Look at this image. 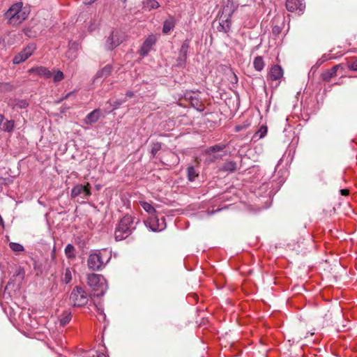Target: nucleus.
I'll list each match as a JSON object with an SVG mask.
<instances>
[{"label":"nucleus","instance_id":"obj_1","mask_svg":"<svg viewBox=\"0 0 357 357\" xmlns=\"http://www.w3.org/2000/svg\"><path fill=\"white\" fill-rule=\"evenodd\" d=\"M139 220L130 215L123 216L114 231L116 241H122L129 236L136 228Z\"/></svg>","mask_w":357,"mask_h":357},{"label":"nucleus","instance_id":"obj_2","mask_svg":"<svg viewBox=\"0 0 357 357\" xmlns=\"http://www.w3.org/2000/svg\"><path fill=\"white\" fill-rule=\"evenodd\" d=\"M111 257L112 252L108 249L96 250L89 255L87 266L92 271H100L109 263Z\"/></svg>","mask_w":357,"mask_h":357},{"label":"nucleus","instance_id":"obj_3","mask_svg":"<svg viewBox=\"0 0 357 357\" xmlns=\"http://www.w3.org/2000/svg\"><path fill=\"white\" fill-rule=\"evenodd\" d=\"M29 13L27 8L23 7L22 2L13 4L5 13V17L8 20V23L13 26H16L24 21Z\"/></svg>","mask_w":357,"mask_h":357},{"label":"nucleus","instance_id":"obj_4","mask_svg":"<svg viewBox=\"0 0 357 357\" xmlns=\"http://www.w3.org/2000/svg\"><path fill=\"white\" fill-rule=\"evenodd\" d=\"M87 283L94 291L96 296H102L107 289V284L105 278L99 274L92 273L88 275Z\"/></svg>","mask_w":357,"mask_h":357},{"label":"nucleus","instance_id":"obj_5","mask_svg":"<svg viewBox=\"0 0 357 357\" xmlns=\"http://www.w3.org/2000/svg\"><path fill=\"white\" fill-rule=\"evenodd\" d=\"M88 301L87 294L83 288L75 287L73 289L70 295V301L74 306L82 307L88 303Z\"/></svg>","mask_w":357,"mask_h":357},{"label":"nucleus","instance_id":"obj_6","mask_svg":"<svg viewBox=\"0 0 357 357\" xmlns=\"http://www.w3.org/2000/svg\"><path fill=\"white\" fill-rule=\"evenodd\" d=\"M91 195L89 183H87L86 185L76 184L73 186L70 192L72 198L75 199L79 197L83 200L88 199Z\"/></svg>","mask_w":357,"mask_h":357},{"label":"nucleus","instance_id":"obj_7","mask_svg":"<svg viewBox=\"0 0 357 357\" xmlns=\"http://www.w3.org/2000/svg\"><path fill=\"white\" fill-rule=\"evenodd\" d=\"M36 46L34 43L27 45L21 52L16 54L13 59L14 64H20L28 59L34 52Z\"/></svg>","mask_w":357,"mask_h":357},{"label":"nucleus","instance_id":"obj_8","mask_svg":"<svg viewBox=\"0 0 357 357\" xmlns=\"http://www.w3.org/2000/svg\"><path fill=\"white\" fill-rule=\"evenodd\" d=\"M145 224L153 231H160L166 227L165 218L163 216L159 218L153 215L145 222Z\"/></svg>","mask_w":357,"mask_h":357},{"label":"nucleus","instance_id":"obj_9","mask_svg":"<svg viewBox=\"0 0 357 357\" xmlns=\"http://www.w3.org/2000/svg\"><path fill=\"white\" fill-rule=\"evenodd\" d=\"M284 75L283 69L280 66H273L268 73L267 80L270 82H275V87L280 83Z\"/></svg>","mask_w":357,"mask_h":357},{"label":"nucleus","instance_id":"obj_10","mask_svg":"<svg viewBox=\"0 0 357 357\" xmlns=\"http://www.w3.org/2000/svg\"><path fill=\"white\" fill-rule=\"evenodd\" d=\"M124 40L123 36H122L119 31H112L111 35L107 38L106 40V48L112 50L118 45H119Z\"/></svg>","mask_w":357,"mask_h":357},{"label":"nucleus","instance_id":"obj_11","mask_svg":"<svg viewBox=\"0 0 357 357\" xmlns=\"http://www.w3.org/2000/svg\"><path fill=\"white\" fill-rule=\"evenodd\" d=\"M286 8L290 12L302 14L305 8V3L304 0H287Z\"/></svg>","mask_w":357,"mask_h":357},{"label":"nucleus","instance_id":"obj_12","mask_svg":"<svg viewBox=\"0 0 357 357\" xmlns=\"http://www.w3.org/2000/svg\"><path fill=\"white\" fill-rule=\"evenodd\" d=\"M156 38L153 34L149 35L146 40L144 41L139 53L140 56H145L151 51L152 47L155 44Z\"/></svg>","mask_w":357,"mask_h":357},{"label":"nucleus","instance_id":"obj_13","mask_svg":"<svg viewBox=\"0 0 357 357\" xmlns=\"http://www.w3.org/2000/svg\"><path fill=\"white\" fill-rule=\"evenodd\" d=\"M189 47L190 40L186 39L183 41L179 50V56L178 59V66H182L185 64L188 56Z\"/></svg>","mask_w":357,"mask_h":357},{"label":"nucleus","instance_id":"obj_14","mask_svg":"<svg viewBox=\"0 0 357 357\" xmlns=\"http://www.w3.org/2000/svg\"><path fill=\"white\" fill-rule=\"evenodd\" d=\"M28 73L29 74L34 73L45 79H50L52 77V73L46 67L44 66H36L31 68L28 70Z\"/></svg>","mask_w":357,"mask_h":357},{"label":"nucleus","instance_id":"obj_15","mask_svg":"<svg viewBox=\"0 0 357 357\" xmlns=\"http://www.w3.org/2000/svg\"><path fill=\"white\" fill-rule=\"evenodd\" d=\"M185 98L189 99L191 102V105L195 108L197 110L202 112L204 109V105L202 104V101L199 99L197 97L198 95L192 93H187L185 95Z\"/></svg>","mask_w":357,"mask_h":357},{"label":"nucleus","instance_id":"obj_16","mask_svg":"<svg viewBox=\"0 0 357 357\" xmlns=\"http://www.w3.org/2000/svg\"><path fill=\"white\" fill-rule=\"evenodd\" d=\"M8 106H10L13 109L17 110L20 109H25L29 106V102L24 99H11L8 102Z\"/></svg>","mask_w":357,"mask_h":357},{"label":"nucleus","instance_id":"obj_17","mask_svg":"<svg viewBox=\"0 0 357 357\" xmlns=\"http://www.w3.org/2000/svg\"><path fill=\"white\" fill-rule=\"evenodd\" d=\"M237 169V164L234 160H227L219 167L220 172L233 173Z\"/></svg>","mask_w":357,"mask_h":357},{"label":"nucleus","instance_id":"obj_18","mask_svg":"<svg viewBox=\"0 0 357 357\" xmlns=\"http://www.w3.org/2000/svg\"><path fill=\"white\" fill-rule=\"evenodd\" d=\"M342 68L341 65H335L330 70H326V72L321 74L322 79L325 82H329L331 79L337 75V70Z\"/></svg>","mask_w":357,"mask_h":357},{"label":"nucleus","instance_id":"obj_19","mask_svg":"<svg viewBox=\"0 0 357 357\" xmlns=\"http://www.w3.org/2000/svg\"><path fill=\"white\" fill-rule=\"evenodd\" d=\"M112 70V66L109 64L106 65L102 69L97 72L94 81L98 80V79L107 78L111 74Z\"/></svg>","mask_w":357,"mask_h":357},{"label":"nucleus","instance_id":"obj_20","mask_svg":"<svg viewBox=\"0 0 357 357\" xmlns=\"http://www.w3.org/2000/svg\"><path fill=\"white\" fill-rule=\"evenodd\" d=\"M15 126V122L13 120H5L4 116H1L0 127L1 129L5 132H11Z\"/></svg>","mask_w":357,"mask_h":357},{"label":"nucleus","instance_id":"obj_21","mask_svg":"<svg viewBox=\"0 0 357 357\" xmlns=\"http://www.w3.org/2000/svg\"><path fill=\"white\" fill-rule=\"evenodd\" d=\"M176 21L173 17H169L167 19L163 24L162 26V32L165 34H168L171 31H172L175 26Z\"/></svg>","mask_w":357,"mask_h":357},{"label":"nucleus","instance_id":"obj_22","mask_svg":"<svg viewBox=\"0 0 357 357\" xmlns=\"http://www.w3.org/2000/svg\"><path fill=\"white\" fill-rule=\"evenodd\" d=\"M198 176L199 172L195 169V167L189 166L187 168V178L189 181H194Z\"/></svg>","mask_w":357,"mask_h":357},{"label":"nucleus","instance_id":"obj_23","mask_svg":"<svg viewBox=\"0 0 357 357\" xmlns=\"http://www.w3.org/2000/svg\"><path fill=\"white\" fill-rule=\"evenodd\" d=\"M267 131H268L267 126H261L259 128V130L257 132H255V133L254 134V135L252 137V139L254 140H258V139H260L264 137L267 134Z\"/></svg>","mask_w":357,"mask_h":357},{"label":"nucleus","instance_id":"obj_24","mask_svg":"<svg viewBox=\"0 0 357 357\" xmlns=\"http://www.w3.org/2000/svg\"><path fill=\"white\" fill-rule=\"evenodd\" d=\"M99 116V111L94 109L86 116V122L89 123H96L98 120Z\"/></svg>","mask_w":357,"mask_h":357},{"label":"nucleus","instance_id":"obj_25","mask_svg":"<svg viewBox=\"0 0 357 357\" xmlns=\"http://www.w3.org/2000/svg\"><path fill=\"white\" fill-rule=\"evenodd\" d=\"M253 66L256 70L261 71L265 66L263 58L260 56L255 57L253 61Z\"/></svg>","mask_w":357,"mask_h":357},{"label":"nucleus","instance_id":"obj_26","mask_svg":"<svg viewBox=\"0 0 357 357\" xmlns=\"http://www.w3.org/2000/svg\"><path fill=\"white\" fill-rule=\"evenodd\" d=\"M9 248L13 252H14L17 255H19L20 253L23 252L24 251V246L18 243H9Z\"/></svg>","mask_w":357,"mask_h":357},{"label":"nucleus","instance_id":"obj_27","mask_svg":"<svg viewBox=\"0 0 357 357\" xmlns=\"http://www.w3.org/2000/svg\"><path fill=\"white\" fill-rule=\"evenodd\" d=\"M230 24L231 20L227 18L225 21L222 20V22H220L218 29L219 31H224L225 33H227L230 29Z\"/></svg>","mask_w":357,"mask_h":357},{"label":"nucleus","instance_id":"obj_28","mask_svg":"<svg viewBox=\"0 0 357 357\" xmlns=\"http://www.w3.org/2000/svg\"><path fill=\"white\" fill-rule=\"evenodd\" d=\"M140 205L143 208V209L146 211L147 213H149V214H151V215H154V213H155V209L153 208V206L146 202H140Z\"/></svg>","mask_w":357,"mask_h":357},{"label":"nucleus","instance_id":"obj_29","mask_svg":"<svg viewBox=\"0 0 357 357\" xmlns=\"http://www.w3.org/2000/svg\"><path fill=\"white\" fill-rule=\"evenodd\" d=\"M225 147L226 146L225 144H215L208 148L206 153L211 154L213 153L219 152L225 149Z\"/></svg>","mask_w":357,"mask_h":357},{"label":"nucleus","instance_id":"obj_30","mask_svg":"<svg viewBox=\"0 0 357 357\" xmlns=\"http://www.w3.org/2000/svg\"><path fill=\"white\" fill-rule=\"evenodd\" d=\"M75 248L72 244H68L65 248V254L68 259L74 258L75 254Z\"/></svg>","mask_w":357,"mask_h":357},{"label":"nucleus","instance_id":"obj_31","mask_svg":"<svg viewBox=\"0 0 357 357\" xmlns=\"http://www.w3.org/2000/svg\"><path fill=\"white\" fill-rule=\"evenodd\" d=\"M72 280V273L70 270L68 268L66 269L63 277L62 278V281L68 284Z\"/></svg>","mask_w":357,"mask_h":357},{"label":"nucleus","instance_id":"obj_32","mask_svg":"<svg viewBox=\"0 0 357 357\" xmlns=\"http://www.w3.org/2000/svg\"><path fill=\"white\" fill-rule=\"evenodd\" d=\"M162 147L161 143L160 142H154L152 144L151 153L153 156L156 155V153L160 150Z\"/></svg>","mask_w":357,"mask_h":357},{"label":"nucleus","instance_id":"obj_33","mask_svg":"<svg viewBox=\"0 0 357 357\" xmlns=\"http://www.w3.org/2000/svg\"><path fill=\"white\" fill-rule=\"evenodd\" d=\"M146 6L150 9H155L160 6V4L155 0H147L146 2Z\"/></svg>","mask_w":357,"mask_h":357},{"label":"nucleus","instance_id":"obj_34","mask_svg":"<svg viewBox=\"0 0 357 357\" xmlns=\"http://www.w3.org/2000/svg\"><path fill=\"white\" fill-rule=\"evenodd\" d=\"M63 79V73L61 70H57L53 77L54 82H57L62 80Z\"/></svg>","mask_w":357,"mask_h":357},{"label":"nucleus","instance_id":"obj_35","mask_svg":"<svg viewBox=\"0 0 357 357\" xmlns=\"http://www.w3.org/2000/svg\"><path fill=\"white\" fill-rule=\"evenodd\" d=\"M126 101V99H120L116 100L111 103L112 106L113 107L114 109H116L119 107L120 105H121L123 103H124Z\"/></svg>","mask_w":357,"mask_h":357},{"label":"nucleus","instance_id":"obj_36","mask_svg":"<svg viewBox=\"0 0 357 357\" xmlns=\"http://www.w3.org/2000/svg\"><path fill=\"white\" fill-rule=\"evenodd\" d=\"M70 320V314H68V315L65 316L63 318H62L60 320V324L61 326H64L66 324L69 323Z\"/></svg>","mask_w":357,"mask_h":357},{"label":"nucleus","instance_id":"obj_37","mask_svg":"<svg viewBox=\"0 0 357 357\" xmlns=\"http://www.w3.org/2000/svg\"><path fill=\"white\" fill-rule=\"evenodd\" d=\"M282 31V27L280 26L275 25L272 28L273 33L275 36H278L280 33Z\"/></svg>","mask_w":357,"mask_h":357},{"label":"nucleus","instance_id":"obj_38","mask_svg":"<svg viewBox=\"0 0 357 357\" xmlns=\"http://www.w3.org/2000/svg\"><path fill=\"white\" fill-rule=\"evenodd\" d=\"M348 67L351 70L357 71V60L350 63Z\"/></svg>","mask_w":357,"mask_h":357},{"label":"nucleus","instance_id":"obj_39","mask_svg":"<svg viewBox=\"0 0 357 357\" xmlns=\"http://www.w3.org/2000/svg\"><path fill=\"white\" fill-rule=\"evenodd\" d=\"M247 125H238L235 127V131L236 132H240L242 130L245 129L247 128Z\"/></svg>","mask_w":357,"mask_h":357},{"label":"nucleus","instance_id":"obj_40","mask_svg":"<svg viewBox=\"0 0 357 357\" xmlns=\"http://www.w3.org/2000/svg\"><path fill=\"white\" fill-rule=\"evenodd\" d=\"M97 312L102 317L103 319H105L106 315L104 313V311H103V310L102 308H100V307H97Z\"/></svg>","mask_w":357,"mask_h":357},{"label":"nucleus","instance_id":"obj_41","mask_svg":"<svg viewBox=\"0 0 357 357\" xmlns=\"http://www.w3.org/2000/svg\"><path fill=\"white\" fill-rule=\"evenodd\" d=\"M134 96V93L132 91H128L126 93V98H131L132 97H133Z\"/></svg>","mask_w":357,"mask_h":357},{"label":"nucleus","instance_id":"obj_42","mask_svg":"<svg viewBox=\"0 0 357 357\" xmlns=\"http://www.w3.org/2000/svg\"><path fill=\"white\" fill-rule=\"evenodd\" d=\"M340 192H341V194L344 196H346L349 194V190L347 189H342L340 190Z\"/></svg>","mask_w":357,"mask_h":357},{"label":"nucleus","instance_id":"obj_43","mask_svg":"<svg viewBox=\"0 0 357 357\" xmlns=\"http://www.w3.org/2000/svg\"><path fill=\"white\" fill-rule=\"evenodd\" d=\"M6 183V178L0 176V185Z\"/></svg>","mask_w":357,"mask_h":357},{"label":"nucleus","instance_id":"obj_44","mask_svg":"<svg viewBox=\"0 0 357 357\" xmlns=\"http://www.w3.org/2000/svg\"><path fill=\"white\" fill-rule=\"evenodd\" d=\"M96 1V0H84V3L85 4H91L92 3H93Z\"/></svg>","mask_w":357,"mask_h":357},{"label":"nucleus","instance_id":"obj_45","mask_svg":"<svg viewBox=\"0 0 357 357\" xmlns=\"http://www.w3.org/2000/svg\"><path fill=\"white\" fill-rule=\"evenodd\" d=\"M5 87H6V89L7 90H11L12 89V86L10 84H8V83L5 84Z\"/></svg>","mask_w":357,"mask_h":357},{"label":"nucleus","instance_id":"obj_46","mask_svg":"<svg viewBox=\"0 0 357 357\" xmlns=\"http://www.w3.org/2000/svg\"><path fill=\"white\" fill-rule=\"evenodd\" d=\"M284 178H280V179H279L278 183H279L280 184H282V183H284Z\"/></svg>","mask_w":357,"mask_h":357},{"label":"nucleus","instance_id":"obj_47","mask_svg":"<svg viewBox=\"0 0 357 357\" xmlns=\"http://www.w3.org/2000/svg\"><path fill=\"white\" fill-rule=\"evenodd\" d=\"M73 92H70V93H67L66 95V96L64 97V98H67L70 97L73 94Z\"/></svg>","mask_w":357,"mask_h":357},{"label":"nucleus","instance_id":"obj_48","mask_svg":"<svg viewBox=\"0 0 357 357\" xmlns=\"http://www.w3.org/2000/svg\"><path fill=\"white\" fill-rule=\"evenodd\" d=\"M95 28H96V25H95V24H92V25L89 27V29H90V31H92V30H93Z\"/></svg>","mask_w":357,"mask_h":357},{"label":"nucleus","instance_id":"obj_49","mask_svg":"<svg viewBox=\"0 0 357 357\" xmlns=\"http://www.w3.org/2000/svg\"><path fill=\"white\" fill-rule=\"evenodd\" d=\"M98 357H107L105 354L103 353H100L98 354Z\"/></svg>","mask_w":357,"mask_h":357},{"label":"nucleus","instance_id":"obj_50","mask_svg":"<svg viewBox=\"0 0 357 357\" xmlns=\"http://www.w3.org/2000/svg\"><path fill=\"white\" fill-rule=\"evenodd\" d=\"M218 158H218V156L213 155V160H216V159H218Z\"/></svg>","mask_w":357,"mask_h":357},{"label":"nucleus","instance_id":"obj_51","mask_svg":"<svg viewBox=\"0 0 357 357\" xmlns=\"http://www.w3.org/2000/svg\"><path fill=\"white\" fill-rule=\"evenodd\" d=\"M281 160H280L278 161V165H277V166H276V167L279 166V165H280V163ZM276 168H277V167H275V169H276Z\"/></svg>","mask_w":357,"mask_h":357}]
</instances>
